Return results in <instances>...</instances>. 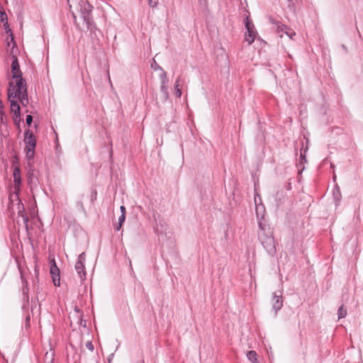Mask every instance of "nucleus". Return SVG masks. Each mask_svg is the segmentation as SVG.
I'll return each instance as SVG.
<instances>
[{"label":"nucleus","mask_w":363,"mask_h":363,"mask_svg":"<svg viewBox=\"0 0 363 363\" xmlns=\"http://www.w3.org/2000/svg\"><path fill=\"white\" fill-rule=\"evenodd\" d=\"M189 128H190V131L193 133V130H192V128L191 126H189Z\"/></svg>","instance_id":"58836bf2"},{"label":"nucleus","mask_w":363,"mask_h":363,"mask_svg":"<svg viewBox=\"0 0 363 363\" xmlns=\"http://www.w3.org/2000/svg\"><path fill=\"white\" fill-rule=\"evenodd\" d=\"M16 197H18L17 194L16 195ZM18 200V213H21L22 210H23V206L22 203H21V201H19L18 198H17Z\"/></svg>","instance_id":"a878e982"},{"label":"nucleus","mask_w":363,"mask_h":363,"mask_svg":"<svg viewBox=\"0 0 363 363\" xmlns=\"http://www.w3.org/2000/svg\"><path fill=\"white\" fill-rule=\"evenodd\" d=\"M148 4L150 7L155 8L157 6L158 0H147Z\"/></svg>","instance_id":"4be33fe9"},{"label":"nucleus","mask_w":363,"mask_h":363,"mask_svg":"<svg viewBox=\"0 0 363 363\" xmlns=\"http://www.w3.org/2000/svg\"><path fill=\"white\" fill-rule=\"evenodd\" d=\"M254 201H255V204L262 203V198H261L260 195L257 192H255V194Z\"/></svg>","instance_id":"6ab92c4d"},{"label":"nucleus","mask_w":363,"mask_h":363,"mask_svg":"<svg viewBox=\"0 0 363 363\" xmlns=\"http://www.w3.org/2000/svg\"><path fill=\"white\" fill-rule=\"evenodd\" d=\"M151 67L154 69H157L159 67L155 60H153V62L151 64Z\"/></svg>","instance_id":"7c9ffc66"},{"label":"nucleus","mask_w":363,"mask_h":363,"mask_svg":"<svg viewBox=\"0 0 363 363\" xmlns=\"http://www.w3.org/2000/svg\"><path fill=\"white\" fill-rule=\"evenodd\" d=\"M259 240L267 253L269 256L274 257L276 255L277 250L273 235L262 233L259 235Z\"/></svg>","instance_id":"7ed1b4c3"},{"label":"nucleus","mask_w":363,"mask_h":363,"mask_svg":"<svg viewBox=\"0 0 363 363\" xmlns=\"http://www.w3.org/2000/svg\"><path fill=\"white\" fill-rule=\"evenodd\" d=\"M244 25L246 29V32L245 33V40L249 45H252L254 43L256 36L258 35L257 30L253 22L248 16L245 18Z\"/></svg>","instance_id":"20e7f679"},{"label":"nucleus","mask_w":363,"mask_h":363,"mask_svg":"<svg viewBox=\"0 0 363 363\" xmlns=\"http://www.w3.org/2000/svg\"><path fill=\"white\" fill-rule=\"evenodd\" d=\"M333 199L337 205V203H339L341 200V192H340V187L337 185H336L335 189H333Z\"/></svg>","instance_id":"ddd939ff"},{"label":"nucleus","mask_w":363,"mask_h":363,"mask_svg":"<svg viewBox=\"0 0 363 363\" xmlns=\"http://www.w3.org/2000/svg\"><path fill=\"white\" fill-rule=\"evenodd\" d=\"M125 216L121 215L118 218V223H120V225H123V222L125 221Z\"/></svg>","instance_id":"c756f323"},{"label":"nucleus","mask_w":363,"mask_h":363,"mask_svg":"<svg viewBox=\"0 0 363 363\" xmlns=\"http://www.w3.org/2000/svg\"><path fill=\"white\" fill-rule=\"evenodd\" d=\"M25 138L24 141L26 143V147L31 148V150H35L36 146V138L33 133L30 132L29 130H26L25 131Z\"/></svg>","instance_id":"1a4fd4ad"},{"label":"nucleus","mask_w":363,"mask_h":363,"mask_svg":"<svg viewBox=\"0 0 363 363\" xmlns=\"http://www.w3.org/2000/svg\"><path fill=\"white\" fill-rule=\"evenodd\" d=\"M67 1L74 18L77 14H79L87 24L91 23L92 6L86 0H67Z\"/></svg>","instance_id":"f03ea898"},{"label":"nucleus","mask_w":363,"mask_h":363,"mask_svg":"<svg viewBox=\"0 0 363 363\" xmlns=\"http://www.w3.org/2000/svg\"><path fill=\"white\" fill-rule=\"evenodd\" d=\"M23 294H24V296H26V299H27V301H28V296L27 295L28 294V289H23Z\"/></svg>","instance_id":"72a5a7b5"},{"label":"nucleus","mask_w":363,"mask_h":363,"mask_svg":"<svg viewBox=\"0 0 363 363\" xmlns=\"http://www.w3.org/2000/svg\"><path fill=\"white\" fill-rule=\"evenodd\" d=\"M247 357L249 361L252 363H257V354L255 350H250L247 352Z\"/></svg>","instance_id":"4468645a"},{"label":"nucleus","mask_w":363,"mask_h":363,"mask_svg":"<svg viewBox=\"0 0 363 363\" xmlns=\"http://www.w3.org/2000/svg\"><path fill=\"white\" fill-rule=\"evenodd\" d=\"M347 309L344 308V306L342 305L339 307L337 311V316L338 319H341L345 318L347 315Z\"/></svg>","instance_id":"2eb2a0df"},{"label":"nucleus","mask_w":363,"mask_h":363,"mask_svg":"<svg viewBox=\"0 0 363 363\" xmlns=\"http://www.w3.org/2000/svg\"><path fill=\"white\" fill-rule=\"evenodd\" d=\"M258 223V227L261 231H262V233H265V225L262 223V221L264 220V218H259L257 219Z\"/></svg>","instance_id":"dca6fc26"},{"label":"nucleus","mask_w":363,"mask_h":363,"mask_svg":"<svg viewBox=\"0 0 363 363\" xmlns=\"http://www.w3.org/2000/svg\"><path fill=\"white\" fill-rule=\"evenodd\" d=\"M50 274L52 275V281L55 286H59L60 285V269L57 267L56 263L54 259L51 262Z\"/></svg>","instance_id":"6e6552de"},{"label":"nucleus","mask_w":363,"mask_h":363,"mask_svg":"<svg viewBox=\"0 0 363 363\" xmlns=\"http://www.w3.org/2000/svg\"><path fill=\"white\" fill-rule=\"evenodd\" d=\"M286 1L288 3V8L289 9V10H295V3L294 0H286Z\"/></svg>","instance_id":"aec40b11"},{"label":"nucleus","mask_w":363,"mask_h":363,"mask_svg":"<svg viewBox=\"0 0 363 363\" xmlns=\"http://www.w3.org/2000/svg\"><path fill=\"white\" fill-rule=\"evenodd\" d=\"M121 215L125 216V208L123 206L120 207Z\"/></svg>","instance_id":"473e14b6"},{"label":"nucleus","mask_w":363,"mask_h":363,"mask_svg":"<svg viewBox=\"0 0 363 363\" xmlns=\"http://www.w3.org/2000/svg\"><path fill=\"white\" fill-rule=\"evenodd\" d=\"M0 18H1V20L2 22H6L7 21V15L6 13L2 11L1 9H0Z\"/></svg>","instance_id":"412c9836"},{"label":"nucleus","mask_w":363,"mask_h":363,"mask_svg":"<svg viewBox=\"0 0 363 363\" xmlns=\"http://www.w3.org/2000/svg\"><path fill=\"white\" fill-rule=\"evenodd\" d=\"M255 205V213L257 219L264 218L265 207L263 203H257Z\"/></svg>","instance_id":"f8f14e48"},{"label":"nucleus","mask_w":363,"mask_h":363,"mask_svg":"<svg viewBox=\"0 0 363 363\" xmlns=\"http://www.w3.org/2000/svg\"><path fill=\"white\" fill-rule=\"evenodd\" d=\"M200 5L206 6H207V0H198Z\"/></svg>","instance_id":"2f4dec72"},{"label":"nucleus","mask_w":363,"mask_h":363,"mask_svg":"<svg viewBox=\"0 0 363 363\" xmlns=\"http://www.w3.org/2000/svg\"><path fill=\"white\" fill-rule=\"evenodd\" d=\"M122 225H120V223H118V225L116 226V230H119L121 228Z\"/></svg>","instance_id":"c9c22d12"},{"label":"nucleus","mask_w":363,"mask_h":363,"mask_svg":"<svg viewBox=\"0 0 363 363\" xmlns=\"http://www.w3.org/2000/svg\"><path fill=\"white\" fill-rule=\"evenodd\" d=\"M13 188L15 190V192L16 193L18 191H19L20 185L21 183V172L20 169L18 167H16L13 169Z\"/></svg>","instance_id":"9d476101"},{"label":"nucleus","mask_w":363,"mask_h":363,"mask_svg":"<svg viewBox=\"0 0 363 363\" xmlns=\"http://www.w3.org/2000/svg\"><path fill=\"white\" fill-rule=\"evenodd\" d=\"M257 40H259V41H261V42H262V43H264V44H266V43H266L264 40H262L259 36H258Z\"/></svg>","instance_id":"4c0bfd02"},{"label":"nucleus","mask_w":363,"mask_h":363,"mask_svg":"<svg viewBox=\"0 0 363 363\" xmlns=\"http://www.w3.org/2000/svg\"><path fill=\"white\" fill-rule=\"evenodd\" d=\"M4 29H5L6 32L7 33H9V34H10L11 38V41H13V34H12L11 30V29H10V28H9V26L8 21L4 22Z\"/></svg>","instance_id":"f3484780"},{"label":"nucleus","mask_w":363,"mask_h":363,"mask_svg":"<svg viewBox=\"0 0 363 363\" xmlns=\"http://www.w3.org/2000/svg\"><path fill=\"white\" fill-rule=\"evenodd\" d=\"M52 356H53L52 352H50V353L46 352V354L45 355V358L46 359L49 360L48 362V363H51L52 362Z\"/></svg>","instance_id":"393cba45"},{"label":"nucleus","mask_w":363,"mask_h":363,"mask_svg":"<svg viewBox=\"0 0 363 363\" xmlns=\"http://www.w3.org/2000/svg\"><path fill=\"white\" fill-rule=\"evenodd\" d=\"M341 48H342V49L345 52H347V48L345 45H343V44H342V45H341Z\"/></svg>","instance_id":"f704fd0d"},{"label":"nucleus","mask_w":363,"mask_h":363,"mask_svg":"<svg viewBox=\"0 0 363 363\" xmlns=\"http://www.w3.org/2000/svg\"><path fill=\"white\" fill-rule=\"evenodd\" d=\"M21 116H18V118H16V116H13V121H14V123L18 126L19 127L20 125V122H21V118H20Z\"/></svg>","instance_id":"cd10ccee"},{"label":"nucleus","mask_w":363,"mask_h":363,"mask_svg":"<svg viewBox=\"0 0 363 363\" xmlns=\"http://www.w3.org/2000/svg\"><path fill=\"white\" fill-rule=\"evenodd\" d=\"M300 163L303 164L307 162L306 156L305 154H303L301 152L300 157H299Z\"/></svg>","instance_id":"b1692460"},{"label":"nucleus","mask_w":363,"mask_h":363,"mask_svg":"<svg viewBox=\"0 0 363 363\" xmlns=\"http://www.w3.org/2000/svg\"><path fill=\"white\" fill-rule=\"evenodd\" d=\"M23 216V221L26 223L27 222H28V217H25L24 216Z\"/></svg>","instance_id":"e433bc0d"},{"label":"nucleus","mask_w":363,"mask_h":363,"mask_svg":"<svg viewBox=\"0 0 363 363\" xmlns=\"http://www.w3.org/2000/svg\"><path fill=\"white\" fill-rule=\"evenodd\" d=\"M179 81H177L176 82V86H175V89H176V94L178 97H180V96L182 95V90L181 89L179 88Z\"/></svg>","instance_id":"5701e85b"},{"label":"nucleus","mask_w":363,"mask_h":363,"mask_svg":"<svg viewBox=\"0 0 363 363\" xmlns=\"http://www.w3.org/2000/svg\"><path fill=\"white\" fill-rule=\"evenodd\" d=\"M271 302L272 305V310L274 311L276 316L278 311L283 307L282 291H279L274 292Z\"/></svg>","instance_id":"423d86ee"},{"label":"nucleus","mask_w":363,"mask_h":363,"mask_svg":"<svg viewBox=\"0 0 363 363\" xmlns=\"http://www.w3.org/2000/svg\"><path fill=\"white\" fill-rule=\"evenodd\" d=\"M33 121V117L30 115L26 116V123L30 125Z\"/></svg>","instance_id":"c85d7f7f"},{"label":"nucleus","mask_w":363,"mask_h":363,"mask_svg":"<svg viewBox=\"0 0 363 363\" xmlns=\"http://www.w3.org/2000/svg\"><path fill=\"white\" fill-rule=\"evenodd\" d=\"M86 347L88 350H89L90 351H93L94 350V345L92 344V342L91 341H88L86 343Z\"/></svg>","instance_id":"bb28decb"},{"label":"nucleus","mask_w":363,"mask_h":363,"mask_svg":"<svg viewBox=\"0 0 363 363\" xmlns=\"http://www.w3.org/2000/svg\"><path fill=\"white\" fill-rule=\"evenodd\" d=\"M86 259V254L85 252L81 253L78 257V260L75 264V270L77 271L80 279L84 281L86 279V272H85V267L84 262Z\"/></svg>","instance_id":"39448f33"},{"label":"nucleus","mask_w":363,"mask_h":363,"mask_svg":"<svg viewBox=\"0 0 363 363\" xmlns=\"http://www.w3.org/2000/svg\"><path fill=\"white\" fill-rule=\"evenodd\" d=\"M16 99H13V100H9L10 101L11 110L13 113V116H16V118H18V116H21V107Z\"/></svg>","instance_id":"9b49d317"},{"label":"nucleus","mask_w":363,"mask_h":363,"mask_svg":"<svg viewBox=\"0 0 363 363\" xmlns=\"http://www.w3.org/2000/svg\"><path fill=\"white\" fill-rule=\"evenodd\" d=\"M13 48H14V46L12 48V50H13ZM11 53L13 54V50H11ZM11 67L12 79L23 77L22 72L20 69L17 57L15 55H13V61H12Z\"/></svg>","instance_id":"0eeeda50"},{"label":"nucleus","mask_w":363,"mask_h":363,"mask_svg":"<svg viewBox=\"0 0 363 363\" xmlns=\"http://www.w3.org/2000/svg\"><path fill=\"white\" fill-rule=\"evenodd\" d=\"M8 99L11 100H13V99H17L21 101L23 106H27L28 104L27 84L23 77L13 79L9 82Z\"/></svg>","instance_id":"f257e3e1"},{"label":"nucleus","mask_w":363,"mask_h":363,"mask_svg":"<svg viewBox=\"0 0 363 363\" xmlns=\"http://www.w3.org/2000/svg\"><path fill=\"white\" fill-rule=\"evenodd\" d=\"M26 157L28 159H31L33 157L35 150H31V148L26 147Z\"/></svg>","instance_id":"a211bd4d"}]
</instances>
